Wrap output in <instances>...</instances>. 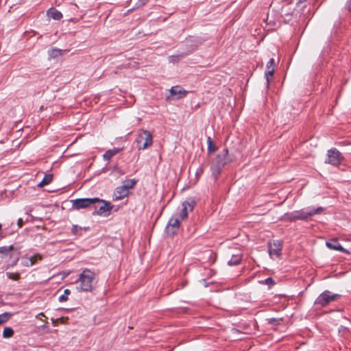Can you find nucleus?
<instances>
[{"label": "nucleus", "instance_id": "1", "mask_svg": "<svg viewBox=\"0 0 351 351\" xmlns=\"http://www.w3.org/2000/svg\"><path fill=\"white\" fill-rule=\"evenodd\" d=\"M77 283L78 284L77 287L78 291L90 292L95 289L97 284L96 274L93 271L85 269L80 274Z\"/></svg>", "mask_w": 351, "mask_h": 351}, {"label": "nucleus", "instance_id": "2", "mask_svg": "<svg viewBox=\"0 0 351 351\" xmlns=\"http://www.w3.org/2000/svg\"><path fill=\"white\" fill-rule=\"evenodd\" d=\"M137 180L135 179L126 180L121 186L117 187L113 194V200L117 201L127 197L130 193V190L134 188Z\"/></svg>", "mask_w": 351, "mask_h": 351}, {"label": "nucleus", "instance_id": "3", "mask_svg": "<svg viewBox=\"0 0 351 351\" xmlns=\"http://www.w3.org/2000/svg\"><path fill=\"white\" fill-rule=\"evenodd\" d=\"M137 147L139 150L145 149L152 145V134L145 130H142L136 140Z\"/></svg>", "mask_w": 351, "mask_h": 351}, {"label": "nucleus", "instance_id": "4", "mask_svg": "<svg viewBox=\"0 0 351 351\" xmlns=\"http://www.w3.org/2000/svg\"><path fill=\"white\" fill-rule=\"evenodd\" d=\"M324 210V208L318 207L316 209L306 208L300 211H295L292 214V218L294 219H307L310 217L319 214Z\"/></svg>", "mask_w": 351, "mask_h": 351}, {"label": "nucleus", "instance_id": "5", "mask_svg": "<svg viewBox=\"0 0 351 351\" xmlns=\"http://www.w3.org/2000/svg\"><path fill=\"white\" fill-rule=\"evenodd\" d=\"M339 298L340 295L339 294H335L329 291H325L318 296L315 303L321 306H325L330 302L337 300Z\"/></svg>", "mask_w": 351, "mask_h": 351}, {"label": "nucleus", "instance_id": "6", "mask_svg": "<svg viewBox=\"0 0 351 351\" xmlns=\"http://www.w3.org/2000/svg\"><path fill=\"white\" fill-rule=\"evenodd\" d=\"M343 160L341 153L336 148H331L327 152L326 162L334 166H337Z\"/></svg>", "mask_w": 351, "mask_h": 351}, {"label": "nucleus", "instance_id": "7", "mask_svg": "<svg viewBox=\"0 0 351 351\" xmlns=\"http://www.w3.org/2000/svg\"><path fill=\"white\" fill-rule=\"evenodd\" d=\"M232 160V158L229 156L228 149L225 148L216 156L214 160V165L217 166V169H220Z\"/></svg>", "mask_w": 351, "mask_h": 351}, {"label": "nucleus", "instance_id": "8", "mask_svg": "<svg viewBox=\"0 0 351 351\" xmlns=\"http://www.w3.org/2000/svg\"><path fill=\"white\" fill-rule=\"evenodd\" d=\"M282 242L280 240L268 243V252L272 258H279L281 255Z\"/></svg>", "mask_w": 351, "mask_h": 351}, {"label": "nucleus", "instance_id": "9", "mask_svg": "<svg viewBox=\"0 0 351 351\" xmlns=\"http://www.w3.org/2000/svg\"><path fill=\"white\" fill-rule=\"evenodd\" d=\"M99 201V198H83L72 200V207L74 209L80 210L86 208L96 202Z\"/></svg>", "mask_w": 351, "mask_h": 351}, {"label": "nucleus", "instance_id": "10", "mask_svg": "<svg viewBox=\"0 0 351 351\" xmlns=\"http://www.w3.org/2000/svg\"><path fill=\"white\" fill-rule=\"evenodd\" d=\"M180 221L178 217H175V216L171 217L169 219V222L166 227L167 234H168L169 235L175 234L178 232V230L180 228Z\"/></svg>", "mask_w": 351, "mask_h": 351}, {"label": "nucleus", "instance_id": "11", "mask_svg": "<svg viewBox=\"0 0 351 351\" xmlns=\"http://www.w3.org/2000/svg\"><path fill=\"white\" fill-rule=\"evenodd\" d=\"M195 203V201L193 199L186 201L182 203V209L180 213V218L182 219H184L187 217L188 213L193 210Z\"/></svg>", "mask_w": 351, "mask_h": 351}, {"label": "nucleus", "instance_id": "12", "mask_svg": "<svg viewBox=\"0 0 351 351\" xmlns=\"http://www.w3.org/2000/svg\"><path fill=\"white\" fill-rule=\"evenodd\" d=\"M275 71L274 59L271 58L267 63L265 77L267 82V86H269L270 78L273 77Z\"/></svg>", "mask_w": 351, "mask_h": 351}, {"label": "nucleus", "instance_id": "13", "mask_svg": "<svg viewBox=\"0 0 351 351\" xmlns=\"http://www.w3.org/2000/svg\"><path fill=\"white\" fill-rule=\"evenodd\" d=\"M326 245L330 250L342 252L343 253H348V250L343 248L335 239L329 240L326 243Z\"/></svg>", "mask_w": 351, "mask_h": 351}, {"label": "nucleus", "instance_id": "14", "mask_svg": "<svg viewBox=\"0 0 351 351\" xmlns=\"http://www.w3.org/2000/svg\"><path fill=\"white\" fill-rule=\"evenodd\" d=\"M68 50L60 49L56 47L52 48L48 51V55L49 58L51 59H56L60 56H62L64 53H65Z\"/></svg>", "mask_w": 351, "mask_h": 351}, {"label": "nucleus", "instance_id": "15", "mask_svg": "<svg viewBox=\"0 0 351 351\" xmlns=\"http://www.w3.org/2000/svg\"><path fill=\"white\" fill-rule=\"evenodd\" d=\"M187 91L179 86H172L170 89V94L171 96H177V99L181 98L185 96Z\"/></svg>", "mask_w": 351, "mask_h": 351}, {"label": "nucleus", "instance_id": "16", "mask_svg": "<svg viewBox=\"0 0 351 351\" xmlns=\"http://www.w3.org/2000/svg\"><path fill=\"white\" fill-rule=\"evenodd\" d=\"M99 202H101L103 205L101 206L97 210V213L98 215H102L108 211H110L112 209V205L107 201L100 200Z\"/></svg>", "mask_w": 351, "mask_h": 351}, {"label": "nucleus", "instance_id": "17", "mask_svg": "<svg viewBox=\"0 0 351 351\" xmlns=\"http://www.w3.org/2000/svg\"><path fill=\"white\" fill-rule=\"evenodd\" d=\"M47 15L55 20H60L62 18V14L55 8H50L47 11Z\"/></svg>", "mask_w": 351, "mask_h": 351}, {"label": "nucleus", "instance_id": "18", "mask_svg": "<svg viewBox=\"0 0 351 351\" xmlns=\"http://www.w3.org/2000/svg\"><path fill=\"white\" fill-rule=\"evenodd\" d=\"M120 151V149L119 148H114L112 149H108L107 150L103 155V158L105 160L109 161L114 155H116Z\"/></svg>", "mask_w": 351, "mask_h": 351}, {"label": "nucleus", "instance_id": "19", "mask_svg": "<svg viewBox=\"0 0 351 351\" xmlns=\"http://www.w3.org/2000/svg\"><path fill=\"white\" fill-rule=\"evenodd\" d=\"M13 250V246H3L0 247V254L1 258H4L7 256H12V252Z\"/></svg>", "mask_w": 351, "mask_h": 351}, {"label": "nucleus", "instance_id": "20", "mask_svg": "<svg viewBox=\"0 0 351 351\" xmlns=\"http://www.w3.org/2000/svg\"><path fill=\"white\" fill-rule=\"evenodd\" d=\"M241 256L240 254L232 255L231 259L228 261L229 265H237L240 263Z\"/></svg>", "mask_w": 351, "mask_h": 351}, {"label": "nucleus", "instance_id": "21", "mask_svg": "<svg viewBox=\"0 0 351 351\" xmlns=\"http://www.w3.org/2000/svg\"><path fill=\"white\" fill-rule=\"evenodd\" d=\"M14 330L11 327H5L3 330V337L8 339L14 335Z\"/></svg>", "mask_w": 351, "mask_h": 351}, {"label": "nucleus", "instance_id": "22", "mask_svg": "<svg viewBox=\"0 0 351 351\" xmlns=\"http://www.w3.org/2000/svg\"><path fill=\"white\" fill-rule=\"evenodd\" d=\"M207 144H208V153H213L216 151V147L215 144L213 143V141L211 138V137L208 136L207 137Z\"/></svg>", "mask_w": 351, "mask_h": 351}, {"label": "nucleus", "instance_id": "23", "mask_svg": "<svg viewBox=\"0 0 351 351\" xmlns=\"http://www.w3.org/2000/svg\"><path fill=\"white\" fill-rule=\"evenodd\" d=\"M12 317V314L10 313H3L0 315V326L3 324L7 322Z\"/></svg>", "mask_w": 351, "mask_h": 351}, {"label": "nucleus", "instance_id": "24", "mask_svg": "<svg viewBox=\"0 0 351 351\" xmlns=\"http://www.w3.org/2000/svg\"><path fill=\"white\" fill-rule=\"evenodd\" d=\"M34 258H31L30 257L25 256L22 258V264L25 267H30L34 265Z\"/></svg>", "mask_w": 351, "mask_h": 351}, {"label": "nucleus", "instance_id": "25", "mask_svg": "<svg viewBox=\"0 0 351 351\" xmlns=\"http://www.w3.org/2000/svg\"><path fill=\"white\" fill-rule=\"evenodd\" d=\"M53 177H43V180L37 184L38 187H43L44 186L49 184L51 182Z\"/></svg>", "mask_w": 351, "mask_h": 351}, {"label": "nucleus", "instance_id": "26", "mask_svg": "<svg viewBox=\"0 0 351 351\" xmlns=\"http://www.w3.org/2000/svg\"><path fill=\"white\" fill-rule=\"evenodd\" d=\"M71 293L69 289H65L64 291V294L59 297V301L60 302H66L68 300L67 296Z\"/></svg>", "mask_w": 351, "mask_h": 351}, {"label": "nucleus", "instance_id": "27", "mask_svg": "<svg viewBox=\"0 0 351 351\" xmlns=\"http://www.w3.org/2000/svg\"><path fill=\"white\" fill-rule=\"evenodd\" d=\"M6 275L8 278L13 280H18L20 278V274L19 273L7 272Z\"/></svg>", "mask_w": 351, "mask_h": 351}, {"label": "nucleus", "instance_id": "28", "mask_svg": "<svg viewBox=\"0 0 351 351\" xmlns=\"http://www.w3.org/2000/svg\"><path fill=\"white\" fill-rule=\"evenodd\" d=\"M31 258H34V265L38 261L42 260V256L40 254H35L34 256H30Z\"/></svg>", "mask_w": 351, "mask_h": 351}, {"label": "nucleus", "instance_id": "29", "mask_svg": "<svg viewBox=\"0 0 351 351\" xmlns=\"http://www.w3.org/2000/svg\"><path fill=\"white\" fill-rule=\"evenodd\" d=\"M186 56V53H182L177 56H171L170 58L172 59L173 61L174 60L175 58H176L178 60H179L180 59L184 58Z\"/></svg>", "mask_w": 351, "mask_h": 351}, {"label": "nucleus", "instance_id": "30", "mask_svg": "<svg viewBox=\"0 0 351 351\" xmlns=\"http://www.w3.org/2000/svg\"><path fill=\"white\" fill-rule=\"evenodd\" d=\"M265 284L268 285H274V280L272 278H267L265 280Z\"/></svg>", "mask_w": 351, "mask_h": 351}, {"label": "nucleus", "instance_id": "31", "mask_svg": "<svg viewBox=\"0 0 351 351\" xmlns=\"http://www.w3.org/2000/svg\"><path fill=\"white\" fill-rule=\"evenodd\" d=\"M345 8L347 9L348 11H351V0H348Z\"/></svg>", "mask_w": 351, "mask_h": 351}, {"label": "nucleus", "instance_id": "32", "mask_svg": "<svg viewBox=\"0 0 351 351\" xmlns=\"http://www.w3.org/2000/svg\"><path fill=\"white\" fill-rule=\"evenodd\" d=\"M148 1H149V0H138V5L143 6V5H145Z\"/></svg>", "mask_w": 351, "mask_h": 351}, {"label": "nucleus", "instance_id": "33", "mask_svg": "<svg viewBox=\"0 0 351 351\" xmlns=\"http://www.w3.org/2000/svg\"><path fill=\"white\" fill-rule=\"evenodd\" d=\"M17 223H18L19 227L21 228L23 226V219L21 218H19L18 219Z\"/></svg>", "mask_w": 351, "mask_h": 351}, {"label": "nucleus", "instance_id": "34", "mask_svg": "<svg viewBox=\"0 0 351 351\" xmlns=\"http://www.w3.org/2000/svg\"><path fill=\"white\" fill-rule=\"evenodd\" d=\"M77 226H73L72 228V232L75 234L77 232Z\"/></svg>", "mask_w": 351, "mask_h": 351}, {"label": "nucleus", "instance_id": "35", "mask_svg": "<svg viewBox=\"0 0 351 351\" xmlns=\"http://www.w3.org/2000/svg\"><path fill=\"white\" fill-rule=\"evenodd\" d=\"M117 173H119V169L117 168L116 169L114 170L113 173L116 174Z\"/></svg>", "mask_w": 351, "mask_h": 351}, {"label": "nucleus", "instance_id": "36", "mask_svg": "<svg viewBox=\"0 0 351 351\" xmlns=\"http://www.w3.org/2000/svg\"><path fill=\"white\" fill-rule=\"evenodd\" d=\"M197 181V177H195L194 178V182H193V184H195Z\"/></svg>", "mask_w": 351, "mask_h": 351}, {"label": "nucleus", "instance_id": "37", "mask_svg": "<svg viewBox=\"0 0 351 351\" xmlns=\"http://www.w3.org/2000/svg\"><path fill=\"white\" fill-rule=\"evenodd\" d=\"M18 260H19V258H16V261H15V262H14V265L16 263V262H18Z\"/></svg>", "mask_w": 351, "mask_h": 351}, {"label": "nucleus", "instance_id": "38", "mask_svg": "<svg viewBox=\"0 0 351 351\" xmlns=\"http://www.w3.org/2000/svg\"><path fill=\"white\" fill-rule=\"evenodd\" d=\"M45 176H53L52 174H45Z\"/></svg>", "mask_w": 351, "mask_h": 351}]
</instances>
